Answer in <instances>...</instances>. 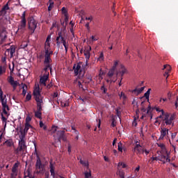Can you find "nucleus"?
<instances>
[{"mask_svg":"<svg viewBox=\"0 0 178 178\" xmlns=\"http://www.w3.org/2000/svg\"><path fill=\"white\" fill-rule=\"evenodd\" d=\"M161 113H162L163 116H165L163 121L167 122V120H168L169 118H170V115H169L168 113H165V111H163V110H161Z\"/></svg>","mask_w":178,"mask_h":178,"instance_id":"nucleus-23","label":"nucleus"},{"mask_svg":"<svg viewBox=\"0 0 178 178\" xmlns=\"http://www.w3.org/2000/svg\"><path fill=\"white\" fill-rule=\"evenodd\" d=\"M17 177V173L12 172L10 178H16Z\"/></svg>","mask_w":178,"mask_h":178,"instance_id":"nucleus-59","label":"nucleus"},{"mask_svg":"<svg viewBox=\"0 0 178 178\" xmlns=\"http://www.w3.org/2000/svg\"><path fill=\"white\" fill-rule=\"evenodd\" d=\"M50 173L51 176H55V167L54 166V164L52 163V161H50Z\"/></svg>","mask_w":178,"mask_h":178,"instance_id":"nucleus-20","label":"nucleus"},{"mask_svg":"<svg viewBox=\"0 0 178 178\" xmlns=\"http://www.w3.org/2000/svg\"><path fill=\"white\" fill-rule=\"evenodd\" d=\"M73 70L75 76H78V79H83V77H84V73H82V72L83 70H86V66L83 65V63L79 62L77 64L74 65Z\"/></svg>","mask_w":178,"mask_h":178,"instance_id":"nucleus-2","label":"nucleus"},{"mask_svg":"<svg viewBox=\"0 0 178 178\" xmlns=\"http://www.w3.org/2000/svg\"><path fill=\"white\" fill-rule=\"evenodd\" d=\"M28 24H29V29L31 31V34H34V31H35V29H37V24L38 22L34 19V17H30L28 19Z\"/></svg>","mask_w":178,"mask_h":178,"instance_id":"nucleus-5","label":"nucleus"},{"mask_svg":"<svg viewBox=\"0 0 178 178\" xmlns=\"http://www.w3.org/2000/svg\"><path fill=\"white\" fill-rule=\"evenodd\" d=\"M61 11L63 15H64V16H67V10H66V8L63 7L61 9Z\"/></svg>","mask_w":178,"mask_h":178,"instance_id":"nucleus-44","label":"nucleus"},{"mask_svg":"<svg viewBox=\"0 0 178 178\" xmlns=\"http://www.w3.org/2000/svg\"><path fill=\"white\" fill-rule=\"evenodd\" d=\"M17 168H19V164L17 163H15L12 168V173L17 174Z\"/></svg>","mask_w":178,"mask_h":178,"instance_id":"nucleus-30","label":"nucleus"},{"mask_svg":"<svg viewBox=\"0 0 178 178\" xmlns=\"http://www.w3.org/2000/svg\"><path fill=\"white\" fill-rule=\"evenodd\" d=\"M8 51H10V55L12 58L13 56V54L16 52V48H15L13 46H11L10 48L8 49Z\"/></svg>","mask_w":178,"mask_h":178,"instance_id":"nucleus-31","label":"nucleus"},{"mask_svg":"<svg viewBox=\"0 0 178 178\" xmlns=\"http://www.w3.org/2000/svg\"><path fill=\"white\" fill-rule=\"evenodd\" d=\"M173 120H175V115H172L171 116H170L168 120L165 122V123L167 125H170L172 124V123H173Z\"/></svg>","mask_w":178,"mask_h":178,"instance_id":"nucleus-21","label":"nucleus"},{"mask_svg":"<svg viewBox=\"0 0 178 178\" xmlns=\"http://www.w3.org/2000/svg\"><path fill=\"white\" fill-rule=\"evenodd\" d=\"M4 144L7 147H12V145H13V140L12 139H8L4 142Z\"/></svg>","mask_w":178,"mask_h":178,"instance_id":"nucleus-29","label":"nucleus"},{"mask_svg":"<svg viewBox=\"0 0 178 178\" xmlns=\"http://www.w3.org/2000/svg\"><path fill=\"white\" fill-rule=\"evenodd\" d=\"M67 40V38L65 34L63 35V33L62 31L58 32V37L56 38V44L58 45H60V44H63V47H67L69 46V42H66Z\"/></svg>","mask_w":178,"mask_h":178,"instance_id":"nucleus-3","label":"nucleus"},{"mask_svg":"<svg viewBox=\"0 0 178 178\" xmlns=\"http://www.w3.org/2000/svg\"><path fill=\"white\" fill-rule=\"evenodd\" d=\"M97 60H104V53L101 52L99 58H97Z\"/></svg>","mask_w":178,"mask_h":178,"instance_id":"nucleus-47","label":"nucleus"},{"mask_svg":"<svg viewBox=\"0 0 178 178\" xmlns=\"http://www.w3.org/2000/svg\"><path fill=\"white\" fill-rule=\"evenodd\" d=\"M35 116L38 118V119H42V111H39L37 110L36 111H35Z\"/></svg>","mask_w":178,"mask_h":178,"instance_id":"nucleus-22","label":"nucleus"},{"mask_svg":"<svg viewBox=\"0 0 178 178\" xmlns=\"http://www.w3.org/2000/svg\"><path fill=\"white\" fill-rule=\"evenodd\" d=\"M22 94L24 97L27 92V85H26V83H22Z\"/></svg>","mask_w":178,"mask_h":178,"instance_id":"nucleus-27","label":"nucleus"},{"mask_svg":"<svg viewBox=\"0 0 178 178\" xmlns=\"http://www.w3.org/2000/svg\"><path fill=\"white\" fill-rule=\"evenodd\" d=\"M35 168H36V173H42V163L41 162V159L40 158V156H38L36 163H35Z\"/></svg>","mask_w":178,"mask_h":178,"instance_id":"nucleus-11","label":"nucleus"},{"mask_svg":"<svg viewBox=\"0 0 178 178\" xmlns=\"http://www.w3.org/2000/svg\"><path fill=\"white\" fill-rule=\"evenodd\" d=\"M111 127H116V123L115 122V118L112 119Z\"/></svg>","mask_w":178,"mask_h":178,"instance_id":"nucleus-57","label":"nucleus"},{"mask_svg":"<svg viewBox=\"0 0 178 178\" xmlns=\"http://www.w3.org/2000/svg\"><path fill=\"white\" fill-rule=\"evenodd\" d=\"M138 172H140V165H138L134 170L136 176H137V173H138Z\"/></svg>","mask_w":178,"mask_h":178,"instance_id":"nucleus-56","label":"nucleus"},{"mask_svg":"<svg viewBox=\"0 0 178 178\" xmlns=\"http://www.w3.org/2000/svg\"><path fill=\"white\" fill-rule=\"evenodd\" d=\"M78 86H79V88H81V90H83V91L86 90L84 89V87L83 86V84L81 83V82L80 81H78Z\"/></svg>","mask_w":178,"mask_h":178,"instance_id":"nucleus-49","label":"nucleus"},{"mask_svg":"<svg viewBox=\"0 0 178 178\" xmlns=\"http://www.w3.org/2000/svg\"><path fill=\"white\" fill-rule=\"evenodd\" d=\"M3 73H6V65H0V76L3 74Z\"/></svg>","mask_w":178,"mask_h":178,"instance_id":"nucleus-24","label":"nucleus"},{"mask_svg":"<svg viewBox=\"0 0 178 178\" xmlns=\"http://www.w3.org/2000/svg\"><path fill=\"white\" fill-rule=\"evenodd\" d=\"M30 127H31V125L29 123L26 122L25 127L24 129V133L27 134Z\"/></svg>","mask_w":178,"mask_h":178,"instance_id":"nucleus-32","label":"nucleus"},{"mask_svg":"<svg viewBox=\"0 0 178 178\" xmlns=\"http://www.w3.org/2000/svg\"><path fill=\"white\" fill-rule=\"evenodd\" d=\"M26 177L34 178V177H33V176L31 175L30 172H28L27 175H25V176L24 177V178H26Z\"/></svg>","mask_w":178,"mask_h":178,"instance_id":"nucleus-63","label":"nucleus"},{"mask_svg":"<svg viewBox=\"0 0 178 178\" xmlns=\"http://www.w3.org/2000/svg\"><path fill=\"white\" fill-rule=\"evenodd\" d=\"M161 155L159 156V161L161 162H163V163H166V162H170V159L169 158V154L166 153H162L161 152Z\"/></svg>","mask_w":178,"mask_h":178,"instance_id":"nucleus-9","label":"nucleus"},{"mask_svg":"<svg viewBox=\"0 0 178 178\" xmlns=\"http://www.w3.org/2000/svg\"><path fill=\"white\" fill-rule=\"evenodd\" d=\"M53 86H54V84H52V82H51L46 86H47V88H48V90H50V88H52Z\"/></svg>","mask_w":178,"mask_h":178,"instance_id":"nucleus-61","label":"nucleus"},{"mask_svg":"<svg viewBox=\"0 0 178 178\" xmlns=\"http://www.w3.org/2000/svg\"><path fill=\"white\" fill-rule=\"evenodd\" d=\"M35 100L37 102V111H42V105H44V101L42 100V98H37Z\"/></svg>","mask_w":178,"mask_h":178,"instance_id":"nucleus-14","label":"nucleus"},{"mask_svg":"<svg viewBox=\"0 0 178 178\" xmlns=\"http://www.w3.org/2000/svg\"><path fill=\"white\" fill-rule=\"evenodd\" d=\"M115 70L113 68H111L108 72V77H113V74H115Z\"/></svg>","mask_w":178,"mask_h":178,"instance_id":"nucleus-35","label":"nucleus"},{"mask_svg":"<svg viewBox=\"0 0 178 178\" xmlns=\"http://www.w3.org/2000/svg\"><path fill=\"white\" fill-rule=\"evenodd\" d=\"M26 123H29V122H31V117L30 115H28L26 118Z\"/></svg>","mask_w":178,"mask_h":178,"instance_id":"nucleus-58","label":"nucleus"},{"mask_svg":"<svg viewBox=\"0 0 178 178\" xmlns=\"http://www.w3.org/2000/svg\"><path fill=\"white\" fill-rule=\"evenodd\" d=\"M26 101H30V100H31V95L30 93H28V94L26 95Z\"/></svg>","mask_w":178,"mask_h":178,"instance_id":"nucleus-55","label":"nucleus"},{"mask_svg":"<svg viewBox=\"0 0 178 178\" xmlns=\"http://www.w3.org/2000/svg\"><path fill=\"white\" fill-rule=\"evenodd\" d=\"M49 6H48V11L51 12L52 10V8H54V1L52 0H49Z\"/></svg>","mask_w":178,"mask_h":178,"instance_id":"nucleus-34","label":"nucleus"},{"mask_svg":"<svg viewBox=\"0 0 178 178\" xmlns=\"http://www.w3.org/2000/svg\"><path fill=\"white\" fill-rule=\"evenodd\" d=\"M80 163L81 164V165H83V166H86V168H88V161H83V160H80Z\"/></svg>","mask_w":178,"mask_h":178,"instance_id":"nucleus-41","label":"nucleus"},{"mask_svg":"<svg viewBox=\"0 0 178 178\" xmlns=\"http://www.w3.org/2000/svg\"><path fill=\"white\" fill-rule=\"evenodd\" d=\"M27 24V21L26 20V11L22 13L21 17V21L18 26V29L17 33L19 31V33H24V30H26V26Z\"/></svg>","mask_w":178,"mask_h":178,"instance_id":"nucleus-4","label":"nucleus"},{"mask_svg":"<svg viewBox=\"0 0 178 178\" xmlns=\"http://www.w3.org/2000/svg\"><path fill=\"white\" fill-rule=\"evenodd\" d=\"M119 97L120 98H122V99L126 100V99L127 98V97H126V95H124V92H121V93L119 95Z\"/></svg>","mask_w":178,"mask_h":178,"instance_id":"nucleus-45","label":"nucleus"},{"mask_svg":"<svg viewBox=\"0 0 178 178\" xmlns=\"http://www.w3.org/2000/svg\"><path fill=\"white\" fill-rule=\"evenodd\" d=\"M57 137L59 141L63 140V141H66V136L65 135V131H58Z\"/></svg>","mask_w":178,"mask_h":178,"instance_id":"nucleus-13","label":"nucleus"},{"mask_svg":"<svg viewBox=\"0 0 178 178\" xmlns=\"http://www.w3.org/2000/svg\"><path fill=\"white\" fill-rule=\"evenodd\" d=\"M120 74H121V77H123L126 73H127V70L124 67V65H120V70L119 71Z\"/></svg>","mask_w":178,"mask_h":178,"instance_id":"nucleus-19","label":"nucleus"},{"mask_svg":"<svg viewBox=\"0 0 178 178\" xmlns=\"http://www.w3.org/2000/svg\"><path fill=\"white\" fill-rule=\"evenodd\" d=\"M164 69H166V72H170V70H172V67H170V65H164L163 70H164Z\"/></svg>","mask_w":178,"mask_h":178,"instance_id":"nucleus-40","label":"nucleus"},{"mask_svg":"<svg viewBox=\"0 0 178 178\" xmlns=\"http://www.w3.org/2000/svg\"><path fill=\"white\" fill-rule=\"evenodd\" d=\"M134 152H136L138 155H141V154H144V149L143 147L138 143V141L136 142V144L134 148L132 149Z\"/></svg>","mask_w":178,"mask_h":178,"instance_id":"nucleus-8","label":"nucleus"},{"mask_svg":"<svg viewBox=\"0 0 178 178\" xmlns=\"http://www.w3.org/2000/svg\"><path fill=\"white\" fill-rule=\"evenodd\" d=\"M50 41H51V35H48L46 39V42H50Z\"/></svg>","mask_w":178,"mask_h":178,"instance_id":"nucleus-64","label":"nucleus"},{"mask_svg":"<svg viewBox=\"0 0 178 178\" xmlns=\"http://www.w3.org/2000/svg\"><path fill=\"white\" fill-rule=\"evenodd\" d=\"M44 51H52V50H51V42H45Z\"/></svg>","mask_w":178,"mask_h":178,"instance_id":"nucleus-25","label":"nucleus"},{"mask_svg":"<svg viewBox=\"0 0 178 178\" xmlns=\"http://www.w3.org/2000/svg\"><path fill=\"white\" fill-rule=\"evenodd\" d=\"M7 81L9 83V84L12 86L13 88V91H15V90L17 88V86H19V82H17V81H15V79H13V76H8Z\"/></svg>","mask_w":178,"mask_h":178,"instance_id":"nucleus-10","label":"nucleus"},{"mask_svg":"<svg viewBox=\"0 0 178 178\" xmlns=\"http://www.w3.org/2000/svg\"><path fill=\"white\" fill-rule=\"evenodd\" d=\"M51 55H54V51H44V63H51L52 62V59L51 58Z\"/></svg>","mask_w":178,"mask_h":178,"instance_id":"nucleus-7","label":"nucleus"},{"mask_svg":"<svg viewBox=\"0 0 178 178\" xmlns=\"http://www.w3.org/2000/svg\"><path fill=\"white\" fill-rule=\"evenodd\" d=\"M118 166L119 168H120V166H122V169H124L127 168V165L126 164H124V163H118Z\"/></svg>","mask_w":178,"mask_h":178,"instance_id":"nucleus-48","label":"nucleus"},{"mask_svg":"<svg viewBox=\"0 0 178 178\" xmlns=\"http://www.w3.org/2000/svg\"><path fill=\"white\" fill-rule=\"evenodd\" d=\"M137 118H134L133 122H132V125L134 126L135 127L137 126V120H136Z\"/></svg>","mask_w":178,"mask_h":178,"instance_id":"nucleus-62","label":"nucleus"},{"mask_svg":"<svg viewBox=\"0 0 178 178\" xmlns=\"http://www.w3.org/2000/svg\"><path fill=\"white\" fill-rule=\"evenodd\" d=\"M39 125L41 129H43V130H47V126L44 124V122H42V121H40Z\"/></svg>","mask_w":178,"mask_h":178,"instance_id":"nucleus-38","label":"nucleus"},{"mask_svg":"<svg viewBox=\"0 0 178 178\" xmlns=\"http://www.w3.org/2000/svg\"><path fill=\"white\" fill-rule=\"evenodd\" d=\"M158 147H159L161 149V152L162 154H168V151H166V147L165 146V144L163 143H156Z\"/></svg>","mask_w":178,"mask_h":178,"instance_id":"nucleus-18","label":"nucleus"},{"mask_svg":"<svg viewBox=\"0 0 178 178\" xmlns=\"http://www.w3.org/2000/svg\"><path fill=\"white\" fill-rule=\"evenodd\" d=\"M1 120H2L3 123H5L4 127H6V120H7V119L5 118V116L1 115Z\"/></svg>","mask_w":178,"mask_h":178,"instance_id":"nucleus-52","label":"nucleus"},{"mask_svg":"<svg viewBox=\"0 0 178 178\" xmlns=\"http://www.w3.org/2000/svg\"><path fill=\"white\" fill-rule=\"evenodd\" d=\"M85 178H91V170H89V171H86L84 173Z\"/></svg>","mask_w":178,"mask_h":178,"instance_id":"nucleus-39","label":"nucleus"},{"mask_svg":"<svg viewBox=\"0 0 178 178\" xmlns=\"http://www.w3.org/2000/svg\"><path fill=\"white\" fill-rule=\"evenodd\" d=\"M19 139L18 143V147L15 149V152L17 155H19L20 152L22 154H24V151L27 150V146L26 145V136L23 134V132H21V135H19Z\"/></svg>","mask_w":178,"mask_h":178,"instance_id":"nucleus-1","label":"nucleus"},{"mask_svg":"<svg viewBox=\"0 0 178 178\" xmlns=\"http://www.w3.org/2000/svg\"><path fill=\"white\" fill-rule=\"evenodd\" d=\"M51 63H44L45 65V67H47V69H49L50 70V72L52 70V67H51Z\"/></svg>","mask_w":178,"mask_h":178,"instance_id":"nucleus-53","label":"nucleus"},{"mask_svg":"<svg viewBox=\"0 0 178 178\" xmlns=\"http://www.w3.org/2000/svg\"><path fill=\"white\" fill-rule=\"evenodd\" d=\"M118 175H119L120 177L124 178V172L120 170L118 172Z\"/></svg>","mask_w":178,"mask_h":178,"instance_id":"nucleus-51","label":"nucleus"},{"mask_svg":"<svg viewBox=\"0 0 178 178\" xmlns=\"http://www.w3.org/2000/svg\"><path fill=\"white\" fill-rule=\"evenodd\" d=\"M161 134L165 136L167 134H169V129L166 128H161Z\"/></svg>","mask_w":178,"mask_h":178,"instance_id":"nucleus-26","label":"nucleus"},{"mask_svg":"<svg viewBox=\"0 0 178 178\" xmlns=\"http://www.w3.org/2000/svg\"><path fill=\"white\" fill-rule=\"evenodd\" d=\"M145 88V86H143V87H141L139 89H134L133 90V92H138V94H141V92H143V90Z\"/></svg>","mask_w":178,"mask_h":178,"instance_id":"nucleus-33","label":"nucleus"},{"mask_svg":"<svg viewBox=\"0 0 178 178\" xmlns=\"http://www.w3.org/2000/svg\"><path fill=\"white\" fill-rule=\"evenodd\" d=\"M61 105L62 106H63L64 108H66V106H69V103L68 102H61Z\"/></svg>","mask_w":178,"mask_h":178,"instance_id":"nucleus-60","label":"nucleus"},{"mask_svg":"<svg viewBox=\"0 0 178 178\" xmlns=\"http://www.w3.org/2000/svg\"><path fill=\"white\" fill-rule=\"evenodd\" d=\"M101 91H102L103 94H106L108 89L105 88V86H102L100 88Z\"/></svg>","mask_w":178,"mask_h":178,"instance_id":"nucleus-43","label":"nucleus"},{"mask_svg":"<svg viewBox=\"0 0 178 178\" xmlns=\"http://www.w3.org/2000/svg\"><path fill=\"white\" fill-rule=\"evenodd\" d=\"M33 95L35 97V99H40L42 98V96H41V92H40V87L36 88L35 90L33 91Z\"/></svg>","mask_w":178,"mask_h":178,"instance_id":"nucleus-16","label":"nucleus"},{"mask_svg":"<svg viewBox=\"0 0 178 178\" xmlns=\"http://www.w3.org/2000/svg\"><path fill=\"white\" fill-rule=\"evenodd\" d=\"M0 38H1L2 42H3V40H6V38H8V35H6V30H5L4 29H3L0 31Z\"/></svg>","mask_w":178,"mask_h":178,"instance_id":"nucleus-17","label":"nucleus"},{"mask_svg":"<svg viewBox=\"0 0 178 178\" xmlns=\"http://www.w3.org/2000/svg\"><path fill=\"white\" fill-rule=\"evenodd\" d=\"M29 46V42H22L21 44L20 47L22 48L23 49L27 48V47Z\"/></svg>","mask_w":178,"mask_h":178,"instance_id":"nucleus-37","label":"nucleus"},{"mask_svg":"<svg viewBox=\"0 0 178 178\" xmlns=\"http://www.w3.org/2000/svg\"><path fill=\"white\" fill-rule=\"evenodd\" d=\"M34 147H35V152H34V155H36V157L40 156L38 155V152H37V144L34 143Z\"/></svg>","mask_w":178,"mask_h":178,"instance_id":"nucleus-50","label":"nucleus"},{"mask_svg":"<svg viewBox=\"0 0 178 178\" xmlns=\"http://www.w3.org/2000/svg\"><path fill=\"white\" fill-rule=\"evenodd\" d=\"M49 76L48 75H44L40 77V84L41 86H44V87H47V81H48Z\"/></svg>","mask_w":178,"mask_h":178,"instance_id":"nucleus-15","label":"nucleus"},{"mask_svg":"<svg viewBox=\"0 0 178 178\" xmlns=\"http://www.w3.org/2000/svg\"><path fill=\"white\" fill-rule=\"evenodd\" d=\"M90 51L91 47H88L83 51L84 56H86V65H84V66L88 65V60H90V56H91V54L90 53Z\"/></svg>","mask_w":178,"mask_h":178,"instance_id":"nucleus-12","label":"nucleus"},{"mask_svg":"<svg viewBox=\"0 0 178 178\" xmlns=\"http://www.w3.org/2000/svg\"><path fill=\"white\" fill-rule=\"evenodd\" d=\"M3 92L2 91V89L0 88V99L1 102L3 106V112L4 115H8V111H9V106L6 104V101L3 99Z\"/></svg>","mask_w":178,"mask_h":178,"instance_id":"nucleus-6","label":"nucleus"},{"mask_svg":"<svg viewBox=\"0 0 178 178\" xmlns=\"http://www.w3.org/2000/svg\"><path fill=\"white\" fill-rule=\"evenodd\" d=\"M118 151H120V152H123V147L121 142L118 143Z\"/></svg>","mask_w":178,"mask_h":178,"instance_id":"nucleus-42","label":"nucleus"},{"mask_svg":"<svg viewBox=\"0 0 178 178\" xmlns=\"http://www.w3.org/2000/svg\"><path fill=\"white\" fill-rule=\"evenodd\" d=\"M118 65H119V61L118 60L114 61L112 69H114V70H116V67H118Z\"/></svg>","mask_w":178,"mask_h":178,"instance_id":"nucleus-46","label":"nucleus"},{"mask_svg":"<svg viewBox=\"0 0 178 178\" xmlns=\"http://www.w3.org/2000/svg\"><path fill=\"white\" fill-rule=\"evenodd\" d=\"M149 94H151V88H149L144 94V97L146 98V99H147V102H149Z\"/></svg>","mask_w":178,"mask_h":178,"instance_id":"nucleus-28","label":"nucleus"},{"mask_svg":"<svg viewBox=\"0 0 178 178\" xmlns=\"http://www.w3.org/2000/svg\"><path fill=\"white\" fill-rule=\"evenodd\" d=\"M151 106H149L147 110V115H149V116H150V119H152V113H151Z\"/></svg>","mask_w":178,"mask_h":178,"instance_id":"nucleus-36","label":"nucleus"},{"mask_svg":"<svg viewBox=\"0 0 178 178\" xmlns=\"http://www.w3.org/2000/svg\"><path fill=\"white\" fill-rule=\"evenodd\" d=\"M64 22L65 24L67 26V23H69V16H65Z\"/></svg>","mask_w":178,"mask_h":178,"instance_id":"nucleus-54","label":"nucleus"}]
</instances>
